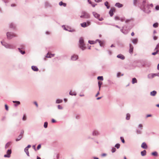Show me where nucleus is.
I'll return each mask as SVG.
<instances>
[{"mask_svg": "<svg viewBox=\"0 0 159 159\" xmlns=\"http://www.w3.org/2000/svg\"><path fill=\"white\" fill-rule=\"evenodd\" d=\"M24 130H22L21 132H20V134L19 135H21L22 136V137L23 136V134H24Z\"/></svg>", "mask_w": 159, "mask_h": 159, "instance_id": "47", "label": "nucleus"}, {"mask_svg": "<svg viewBox=\"0 0 159 159\" xmlns=\"http://www.w3.org/2000/svg\"><path fill=\"white\" fill-rule=\"evenodd\" d=\"M102 82L101 81H98V86L99 87V90L100 91V89L101 87V85L102 84Z\"/></svg>", "mask_w": 159, "mask_h": 159, "instance_id": "24", "label": "nucleus"}, {"mask_svg": "<svg viewBox=\"0 0 159 159\" xmlns=\"http://www.w3.org/2000/svg\"><path fill=\"white\" fill-rule=\"evenodd\" d=\"M115 20H119V18L118 16H116L115 17Z\"/></svg>", "mask_w": 159, "mask_h": 159, "instance_id": "57", "label": "nucleus"}, {"mask_svg": "<svg viewBox=\"0 0 159 159\" xmlns=\"http://www.w3.org/2000/svg\"><path fill=\"white\" fill-rule=\"evenodd\" d=\"M2 44L5 48L7 49H12L14 48V46L11 44H9L5 42H1Z\"/></svg>", "mask_w": 159, "mask_h": 159, "instance_id": "2", "label": "nucleus"}, {"mask_svg": "<svg viewBox=\"0 0 159 159\" xmlns=\"http://www.w3.org/2000/svg\"><path fill=\"white\" fill-rule=\"evenodd\" d=\"M78 56L77 55L74 54L71 56V59L72 60L75 61L78 59Z\"/></svg>", "mask_w": 159, "mask_h": 159, "instance_id": "8", "label": "nucleus"}, {"mask_svg": "<svg viewBox=\"0 0 159 159\" xmlns=\"http://www.w3.org/2000/svg\"><path fill=\"white\" fill-rule=\"evenodd\" d=\"M81 18L88 19L90 18V15L89 14L85 11H83L82 12V15L80 16Z\"/></svg>", "mask_w": 159, "mask_h": 159, "instance_id": "4", "label": "nucleus"}, {"mask_svg": "<svg viewBox=\"0 0 159 159\" xmlns=\"http://www.w3.org/2000/svg\"><path fill=\"white\" fill-rule=\"evenodd\" d=\"M136 132L138 134H140L142 133V131L141 130H139V129H136Z\"/></svg>", "mask_w": 159, "mask_h": 159, "instance_id": "36", "label": "nucleus"}, {"mask_svg": "<svg viewBox=\"0 0 159 159\" xmlns=\"http://www.w3.org/2000/svg\"><path fill=\"white\" fill-rule=\"evenodd\" d=\"M137 0H133V2L134 5V6H136L137 4Z\"/></svg>", "mask_w": 159, "mask_h": 159, "instance_id": "43", "label": "nucleus"}, {"mask_svg": "<svg viewBox=\"0 0 159 159\" xmlns=\"http://www.w3.org/2000/svg\"><path fill=\"white\" fill-rule=\"evenodd\" d=\"M100 134L99 131L96 130H94L92 132V135L93 136H98Z\"/></svg>", "mask_w": 159, "mask_h": 159, "instance_id": "7", "label": "nucleus"}, {"mask_svg": "<svg viewBox=\"0 0 159 159\" xmlns=\"http://www.w3.org/2000/svg\"><path fill=\"white\" fill-rule=\"evenodd\" d=\"M120 145L119 143H117L115 145V147L117 149H118L120 148Z\"/></svg>", "mask_w": 159, "mask_h": 159, "instance_id": "38", "label": "nucleus"}, {"mask_svg": "<svg viewBox=\"0 0 159 159\" xmlns=\"http://www.w3.org/2000/svg\"><path fill=\"white\" fill-rule=\"evenodd\" d=\"M156 93L157 92L156 91L154 90L151 92L150 95L152 96H155Z\"/></svg>", "mask_w": 159, "mask_h": 159, "instance_id": "22", "label": "nucleus"}, {"mask_svg": "<svg viewBox=\"0 0 159 159\" xmlns=\"http://www.w3.org/2000/svg\"><path fill=\"white\" fill-rule=\"evenodd\" d=\"M155 51H156L155 52H153V53H152V55H156L157 53L158 52L157 50H155Z\"/></svg>", "mask_w": 159, "mask_h": 159, "instance_id": "50", "label": "nucleus"}, {"mask_svg": "<svg viewBox=\"0 0 159 159\" xmlns=\"http://www.w3.org/2000/svg\"><path fill=\"white\" fill-rule=\"evenodd\" d=\"M18 49L19 51L22 54H24L25 53V52L23 51L22 50H21L20 48H18Z\"/></svg>", "mask_w": 159, "mask_h": 159, "instance_id": "40", "label": "nucleus"}, {"mask_svg": "<svg viewBox=\"0 0 159 159\" xmlns=\"http://www.w3.org/2000/svg\"><path fill=\"white\" fill-rule=\"evenodd\" d=\"M120 138V139H121V140L122 142L123 143H124L125 142V140H124V139L123 138V137H121Z\"/></svg>", "mask_w": 159, "mask_h": 159, "instance_id": "46", "label": "nucleus"}, {"mask_svg": "<svg viewBox=\"0 0 159 159\" xmlns=\"http://www.w3.org/2000/svg\"><path fill=\"white\" fill-rule=\"evenodd\" d=\"M48 122H44V127L45 128H47L48 126Z\"/></svg>", "mask_w": 159, "mask_h": 159, "instance_id": "41", "label": "nucleus"}, {"mask_svg": "<svg viewBox=\"0 0 159 159\" xmlns=\"http://www.w3.org/2000/svg\"><path fill=\"white\" fill-rule=\"evenodd\" d=\"M146 1H143V11H145V9L147 8L148 6V4H146Z\"/></svg>", "mask_w": 159, "mask_h": 159, "instance_id": "10", "label": "nucleus"}, {"mask_svg": "<svg viewBox=\"0 0 159 159\" xmlns=\"http://www.w3.org/2000/svg\"><path fill=\"white\" fill-rule=\"evenodd\" d=\"M115 9L113 8H111L110 11H109V13L110 15V16H113V11H115Z\"/></svg>", "mask_w": 159, "mask_h": 159, "instance_id": "11", "label": "nucleus"}, {"mask_svg": "<svg viewBox=\"0 0 159 159\" xmlns=\"http://www.w3.org/2000/svg\"><path fill=\"white\" fill-rule=\"evenodd\" d=\"M117 57L122 60H124L125 58V57L121 54H119L117 55Z\"/></svg>", "mask_w": 159, "mask_h": 159, "instance_id": "13", "label": "nucleus"}, {"mask_svg": "<svg viewBox=\"0 0 159 159\" xmlns=\"http://www.w3.org/2000/svg\"><path fill=\"white\" fill-rule=\"evenodd\" d=\"M11 149H8L7 152V154L4 155L5 157L9 158L11 157Z\"/></svg>", "mask_w": 159, "mask_h": 159, "instance_id": "6", "label": "nucleus"}, {"mask_svg": "<svg viewBox=\"0 0 159 159\" xmlns=\"http://www.w3.org/2000/svg\"><path fill=\"white\" fill-rule=\"evenodd\" d=\"M22 137L21 135H19L18 136V138H16V141H18L20 140L22 138Z\"/></svg>", "mask_w": 159, "mask_h": 159, "instance_id": "32", "label": "nucleus"}, {"mask_svg": "<svg viewBox=\"0 0 159 159\" xmlns=\"http://www.w3.org/2000/svg\"><path fill=\"white\" fill-rule=\"evenodd\" d=\"M86 23L87 24V26L89 25H90L91 22L90 21H87V22H86Z\"/></svg>", "mask_w": 159, "mask_h": 159, "instance_id": "49", "label": "nucleus"}, {"mask_svg": "<svg viewBox=\"0 0 159 159\" xmlns=\"http://www.w3.org/2000/svg\"><path fill=\"white\" fill-rule=\"evenodd\" d=\"M116 151V149L115 148H112L111 152L112 153H114V152H115Z\"/></svg>", "mask_w": 159, "mask_h": 159, "instance_id": "44", "label": "nucleus"}, {"mask_svg": "<svg viewBox=\"0 0 159 159\" xmlns=\"http://www.w3.org/2000/svg\"><path fill=\"white\" fill-rule=\"evenodd\" d=\"M141 147L144 149H147L148 147L146 143L145 142H143L142 143Z\"/></svg>", "mask_w": 159, "mask_h": 159, "instance_id": "12", "label": "nucleus"}, {"mask_svg": "<svg viewBox=\"0 0 159 159\" xmlns=\"http://www.w3.org/2000/svg\"><path fill=\"white\" fill-rule=\"evenodd\" d=\"M9 27L11 28H15L16 27V25L13 23H11L10 24Z\"/></svg>", "mask_w": 159, "mask_h": 159, "instance_id": "20", "label": "nucleus"}, {"mask_svg": "<svg viewBox=\"0 0 159 159\" xmlns=\"http://www.w3.org/2000/svg\"><path fill=\"white\" fill-rule=\"evenodd\" d=\"M54 54H49L48 53L47 54V55L46 56V57L47 58H51L52 57H53L54 56Z\"/></svg>", "mask_w": 159, "mask_h": 159, "instance_id": "17", "label": "nucleus"}, {"mask_svg": "<svg viewBox=\"0 0 159 159\" xmlns=\"http://www.w3.org/2000/svg\"><path fill=\"white\" fill-rule=\"evenodd\" d=\"M132 41L134 44H136L138 42V39H133L132 40Z\"/></svg>", "mask_w": 159, "mask_h": 159, "instance_id": "19", "label": "nucleus"}, {"mask_svg": "<svg viewBox=\"0 0 159 159\" xmlns=\"http://www.w3.org/2000/svg\"><path fill=\"white\" fill-rule=\"evenodd\" d=\"M129 52L130 53H132L133 51L134 47L131 44H129Z\"/></svg>", "mask_w": 159, "mask_h": 159, "instance_id": "14", "label": "nucleus"}, {"mask_svg": "<svg viewBox=\"0 0 159 159\" xmlns=\"http://www.w3.org/2000/svg\"><path fill=\"white\" fill-rule=\"evenodd\" d=\"M24 151L25 152V153L27 152H28V149L27 148H25L24 149Z\"/></svg>", "mask_w": 159, "mask_h": 159, "instance_id": "52", "label": "nucleus"}, {"mask_svg": "<svg viewBox=\"0 0 159 159\" xmlns=\"http://www.w3.org/2000/svg\"><path fill=\"white\" fill-rule=\"evenodd\" d=\"M152 155L155 156H157L158 155V154L157 152H154L152 153Z\"/></svg>", "mask_w": 159, "mask_h": 159, "instance_id": "34", "label": "nucleus"}, {"mask_svg": "<svg viewBox=\"0 0 159 159\" xmlns=\"http://www.w3.org/2000/svg\"><path fill=\"white\" fill-rule=\"evenodd\" d=\"M80 25L83 28H85L87 26L86 23L85 22H84L80 24Z\"/></svg>", "mask_w": 159, "mask_h": 159, "instance_id": "21", "label": "nucleus"}, {"mask_svg": "<svg viewBox=\"0 0 159 159\" xmlns=\"http://www.w3.org/2000/svg\"><path fill=\"white\" fill-rule=\"evenodd\" d=\"M154 50H157L159 52V43L156 45V47L154 49Z\"/></svg>", "mask_w": 159, "mask_h": 159, "instance_id": "30", "label": "nucleus"}, {"mask_svg": "<svg viewBox=\"0 0 159 159\" xmlns=\"http://www.w3.org/2000/svg\"><path fill=\"white\" fill-rule=\"evenodd\" d=\"M26 120V116L24 114L23 115V116L22 117V120L23 121H25V120Z\"/></svg>", "mask_w": 159, "mask_h": 159, "instance_id": "39", "label": "nucleus"}, {"mask_svg": "<svg viewBox=\"0 0 159 159\" xmlns=\"http://www.w3.org/2000/svg\"><path fill=\"white\" fill-rule=\"evenodd\" d=\"M62 5L63 6V7H66V3H63Z\"/></svg>", "mask_w": 159, "mask_h": 159, "instance_id": "64", "label": "nucleus"}, {"mask_svg": "<svg viewBox=\"0 0 159 159\" xmlns=\"http://www.w3.org/2000/svg\"><path fill=\"white\" fill-rule=\"evenodd\" d=\"M88 42L89 43H90L91 44H94L96 43V42H95V41H90V40H89L88 41Z\"/></svg>", "mask_w": 159, "mask_h": 159, "instance_id": "37", "label": "nucleus"}, {"mask_svg": "<svg viewBox=\"0 0 159 159\" xmlns=\"http://www.w3.org/2000/svg\"><path fill=\"white\" fill-rule=\"evenodd\" d=\"M108 54L110 55H111L112 54V52L111 51L108 50Z\"/></svg>", "mask_w": 159, "mask_h": 159, "instance_id": "62", "label": "nucleus"}, {"mask_svg": "<svg viewBox=\"0 0 159 159\" xmlns=\"http://www.w3.org/2000/svg\"><path fill=\"white\" fill-rule=\"evenodd\" d=\"M62 28H63V29L66 31H68L69 32H73L74 31V30H70L68 29H66V27H65V26L64 25H62Z\"/></svg>", "mask_w": 159, "mask_h": 159, "instance_id": "27", "label": "nucleus"}, {"mask_svg": "<svg viewBox=\"0 0 159 159\" xmlns=\"http://www.w3.org/2000/svg\"><path fill=\"white\" fill-rule=\"evenodd\" d=\"M119 20H120L121 21L123 22L125 20V18L124 17H121L120 19H119Z\"/></svg>", "mask_w": 159, "mask_h": 159, "instance_id": "45", "label": "nucleus"}, {"mask_svg": "<svg viewBox=\"0 0 159 159\" xmlns=\"http://www.w3.org/2000/svg\"><path fill=\"white\" fill-rule=\"evenodd\" d=\"M63 4V2L62 1H61L59 2V5L60 6H61L62 5V4Z\"/></svg>", "mask_w": 159, "mask_h": 159, "instance_id": "59", "label": "nucleus"}, {"mask_svg": "<svg viewBox=\"0 0 159 159\" xmlns=\"http://www.w3.org/2000/svg\"><path fill=\"white\" fill-rule=\"evenodd\" d=\"M115 6L118 8L121 7H123V5L122 4H120V3L117 2L115 4Z\"/></svg>", "mask_w": 159, "mask_h": 159, "instance_id": "16", "label": "nucleus"}, {"mask_svg": "<svg viewBox=\"0 0 159 159\" xmlns=\"http://www.w3.org/2000/svg\"><path fill=\"white\" fill-rule=\"evenodd\" d=\"M107 155V154H106V153H102V155H101V156L102 157H105Z\"/></svg>", "mask_w": 159, "mask_h": 159, "instance_id": "56", "label": "nucleus"}, {"mask_svg": "<svg viewBox=\"0 0 159 159\" xmlns=\"http://www.w3.org/2000/svg\"><path fill=\"white\" fill-rule=\"evenodd\" d=\"M79 47L82 50H84L86 49L85 45L84 43V40L82 37L80 38L79 40Z\"/></svg>", "mask_w": 159, "mask_h": 159, "instance_id": "1", "label": "nucleus"}, {"mask_svg": "<svg viewBox=\"0 0 159 159\" xmlns=\"http://www.w3.org/2000/svg\"><path fill=\"white\" fill-rule=\"evenodd\" d=\"M93 14L95 18L98 19L99 21H101L103 20V18L102 17H100V15L96 12H93Z\"/></svg>", "mask_w": 159, "mask_h": 159, "instance_id": "3", "label": "nucleus"}, {"mask_svg": "<svg viewBox=\"0 0 159 159\" xmlns=\"http://www.w3.org/2000/svg\"><path fill=\"white\" fill-rule=\"evenodd\" d=\"M130 115L129 113L127 114L126 115V120H129L130 119Z\"/></svg>", "mask_w": 159, "mask_h": 159, "instance_id": "31", "label": "nucleus"}, {"mask_svg": "<svg viewBox=\"0 0 159 159\" xmlns=\"http://www.w3.org/2000/svg\"><path fill=\"white\" fill-rule=\"evenodd\" d=\"M155 9L156 10H159V5L155 7Z\"/></svg>", "mask_w": 159, "mask_h": 159, "instance_id": "53", "label": "nucleus"}, {"mask_svg": "<svg viewBox=\"0 0 159 159\" xmlns=\"http://www.w3.org/2000/svg\"><path fill=\"white\" fill-rule=\"evenodd\" d=\"M153 26L155 28H156L158 26V24L157 23H155L153 24Z\"/></svg>", "mask_w": 159, "mask_h": 159, "instance_id": "42", "label": "nucleus"}, {"mask_svg": "<svg viewBox=\"0 0 159 159\" xmlns=\"http://www.w3.org/2000/svg\"><path fill=\"white\" fill-rule=\"evenodd\" d=\"M137 81L135 78H134L132 79V83L133 84H134L135 83H137Z\"/></svg>", "mask_w": 159, "mask_h": 159, "instance_id": "26", "label": "nucleus"}, {"mask_svg": "<svg viewBox=\"0 0 159 159\" xmlns=\"http://www.w3.org/2000/svg\"><path fill=\"white\" fill-rule=\"evenodd\" d=\"M31 68L32 69V70L34 71H37L39 70V69L37 67L35 66H32L31 67Z\"/></svg>", "mask_w": 159, "mask_h": 159, "instance_id": "15", "label": "nucleus"}, {"mask_svg": "<svg viewBox=\"0 0 159 159\" xmlns=\"http://www.w3.org/2000/svg\"><path fill=\"white\" fill-rule=\"evenodd\" d=\"M63 102V100L62 99H57L56 100V103H61Z\"/></svg>", "mask_w": 159, "mask_h": 159, "instance_id": "28", "label": "nucleus"}, {"mask_svg": "<svg viewBox=\"0 0 159 159\" xmlns=\"http://www.w3.org/2000/svg\"><path fill=\"white\" fill-rule=\"evenodd\" d=\"M88 2L89 3L91 4L93 7H95V6L96 5H97V4H93L92 3V2H91L90 0H88Z\"/></svg>", "mask_w": 159, "mask_h": 159, "instance_id": "25", "label": "nucleus"}, {"mask_svg": "<svg viewBox=\"0 0 159 159\" xmlns=\"http://www.w3.org/2000/svg\"><path fill=\"white\" fill-rule=\"evenodd\" d=\"M57 107L58 109H63V107L60 105H58Z\"/></svg>", "mask_w": 159, "mask_h": 159, "instance_id": "48", "label": "nucleus"}, {"mask_svg": "<svg viewBox=\"0 0 159 159\" xmlns=\"http://www.w3.org/2000/svg\"><path fill=\"white\" fill-rule=\"evenodd\" d=\"M139 127L141 128V129H142V128H143V125L142 124H140L139 125Z\"/></svg>", "mask_w": 159, "mask_h": 159, "instance_id": "60", "label": "nucleus"}, {"mask_svg": "<svg viewBox=\"0 0 159 159\" xmlns=\"http://www.w3.org/2000/svg\"><path fill=\"white\" fill-rule=\"evenodd\" d=\"M34 103L36 105V106L37 107H38V103L37 102H34Z\"/></svg>", "mask_w": 159, "mask_h": 159, "instance_id": "58", "label": "nucleus"}, {"mask_svg": "<svg viewBox=\"0 0 159 159\" xmlns=\"http://www.w3.org/2000/svg\"><path fill=\"white\" fill-rule=\"evenodd\" d=\"M97 79L98 80H100L101 81H102L103 80V77L102 76H98L97 78Z\"/></svg>", "mask_w": 159, "mask_h": 159, "instance_id": "35", "label": "nucleus"}, {"mask_svg": "<svg viewBox=\"0 0 159 159\" xmlns=\"http://www.w3.org/2000/svg\"><path fill=\"white\" fill-rule=\"evenodd\" d=\"M105 6L107 7V9H109L110 7V6L108 5V2L106 1L105 2Z\"/></svg>", "mask_w": 159, "mask_h": 159, "instance_id": "33", "label": "nucleus"}, {"mask_svg": "<svg viewBox=\"0 0 159 159\" xmlns=\"http://www.w3.org/2000/svg\"><path fill=\"white\" fill-rule=\"evenodd\" d=\"M69 94L70 95H72V96H73V95H76V93L75 92H72V91H70V93H69Z\"/></svg>", "mask_w": 159, "mask_h": 159, "instance_id": "29", "label": "nucleus"}, {"mask_svg": "<svg viewBox=\"0 0 159 159\" xmlns=\"http://www.w3.org/2000/svg\"><path fill=\"white\" fill-rule=\"evenodd\" d=\"M141 154L143 156H145L146 154V151L145 150H144L143 151L141 152Z\"/></svg>", "mask_w": 159, "mask_h": 159, "instance_id": "23", "label": "nucleus"}, {"mask_svg": "<svg viewBox=\"0 0 159 159\" xmlns=\"http://www.w3.org/2000/svg\"><path fill=\"white\" fill-rule=\"evenodd\" d=\"M56 120L53 119H52V123H55L56 122Z\"/></svg>", "mask_w": 159, "mask_h": 159, "instance_id": "63", "label": "nucleus"}, {"mask_svg": "<svg viewBox=\"0 0 159 159\" xmlns=\"http://www.w3.org/2000/svg\"><path fill=\"white\" fill-rule=\"evenodd\" d=\"M5 107L6 110L7 111H8V107L7 106V104H6V105H5Z\"/></svg>", "mask_w": 159, "mask_h": 159, "instance_id": "54", "label": "nucleus"}, {"mask_svg": "<svg viewBox=\"0 0 159 159\" xmlns=\"http://www.w3.org/2000/svg\"><path fill=\"white\" fill-rule=\"evenodd\" d=\"M7 39H11L13 37H16V35L13 33L8 32L7 33Z\"/></svg>", "mask_w": 159, "mask_h": 159, "instance_id": "5", "label": "nucleus"}, {"mask_svg": "<svg viewBox=\"0 0 159 159\" xmlns=\"http://www.w3.org/2000/svg\"><path fill=\"white\" fill-rule=\"evenodd\" d=\"M157 76L156 73H152L148 75V78L149 79H152L154 77Z\"/></svg>", "mask_w": 159, "mask_h": 159, "instance_id": "9", "label": "nucleus"}, {"mask_svg": "<svg viewBox=\"0 0 159 159\" xmlns=\"http://www.w3.org/2000/svg\"><path fill=\"white\" fill-rule=\"evenodd\" d=\"M11 143V142H7L5 145V148L7 149V148H8L9 146H10Z\"/></svg>", "mask_w": 159, "mask_h": 159, "instance_id": "18", "label": "nucleus"}, {"mask_svg": "<svg viewBox=\"0 0 159 159\" xmlns=\"http://www.w3.org/2000/svg\"><path fill=\"white\" fill-rule=\"evenodd\" d=\"M41 145L39 144L37 147V150L41 148Z\"/></svg>", "mask_w": 159, "mask_h": 159, "instance_id": "55", "label": "nucleus"}, {"mask_svg": "<svg viewBox=\"0 0 159 159\" xmlns=\"http://www.w3.org/2000/svg\"><path fill=\"white\" fill-rule=\"evenodd\" d=\"M153 39L154 40H156L157 39V37L155 36H153Z\"/></svg>", "mask_w": 159, "mask_h": 159, "instance_id": "61", "label": "nucleus"}, {"mask_svg": "<svg viewBox=\"0 0 159 159\" xmlns=\"http://www.w3.org/2000/svg\"><path fill=\"white\" fill-rule=\"evenodd\" d=\"M13 102L14 103H17L18 104H20V102L18 101H13Z\"/></svg>", "mask_w": 159, "mask_h": 159, "instance_id": "51", "label": "nucleus"}]
</instances>
